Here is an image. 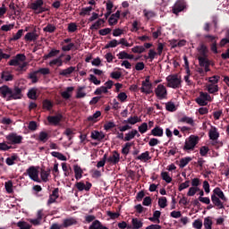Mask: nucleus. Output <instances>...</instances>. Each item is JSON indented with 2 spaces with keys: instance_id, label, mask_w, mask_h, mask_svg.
Returning a JSON list of instances; mask_svg holds the SVG:
<instances>
[{
  "instance_id": "nucleus-1",
  "label": "nucleus",
  "mask_w": 229,
  "mask_h": 229,
  "mask_svg": "<svg viewBox=\"0 0 229 229\" xmlns=\"http://www.w3.org/2000/svg\"><path fill=\"white\" fill-rule=\"evenodd\" d=\"M26 55L23 54H18L16 56L12 59L8 64L11 66H18L16 69L17 72H27L28 71V63L25 62Z\"/></svg>"
},
{
  "instance_id": "nucleus-2",
  "label": "nucleus",
  "mask_w": 229,
  "mask_h": 229,
  "mask_svg": "<svg viewBox=\"0 0 229 229\" xmlns=\"http://www.w3.org/2000/svg\"><path fill=\"white\" fill-rule=\"evenodd\" d=\"M167 87L172 89H179L182 87V80L178 77L177 74L169 75L166 78Z\"/></svg>"
},
{
  "instance_id": "nucleus-3",
  "label": "nucleus",
  "mask_w": 229,
  "mask_h": 229,
  "mask_svg": "<svg viewBox=\"0 0 229 229\" xmlns=\"http://www.w3.org/2000/svg\"><path fill=\"white\" fill-rule=\"evenodd\" d=\"M199 138L198 136L191 135L185 140L183 150H193L196 145L199 143Z\"/></svg>"
},
{
  "instance_id": "nucleus-4",
  "label": "nucleus",
  "mask_w": 229,
  "mask_h": 229,
  "mask_svg": "<svg viewBox=\"0 0 229 229\" xmlns=\"http://www.w3.org/2000/svg\"><path fill=\"white\" fill-rule=\"evenodd\" d=\"M24 175H29V177L33 180L34 182H40L38 179V167L37 166H30L26 170V173L23 174Z\"/></svg>"
},
{
  "instance_id": "nucleus-5",
  "label": "nucleus",
  "mask_w": 229,
  "mask_h": 229,
  "mask_svg": "<svg viewBox=\"0 0 229 229\" xmlns=\"http://www.w3.org/2000/svg\"><path fill=\"white\" fill-rule=\"evenodd\" d=\"M5 139L9 141L8 144H13V145H17V144H21L22 140L24 138L21 135H17V133L12 132L9 133Z\"/></svg>"
},
{
  "instance_id": "nucleus-6",
  "label": "nucleus",
  "mask_w": 229,
  "mask_h": 229,
  "mask_svg": "<svg viewBox=\"0 0 229 229\" xmlns=\"http://www.w3.org/2000/svg\"><path fill=\"white\" fill-rule=\"evenodd\" d=\"M187 8V4L185 0H177L173 6V13L178 15L181 12Z\"/></svg>"
},
{
  "instance_id": "nucleus-7",
  "label": "nucleus",
  "mask_w": 229,
  "mask_h": 229,
  "mask_svg": "<svg viewBox=\"0 0 229 229\" xmlns=\"http://www.w3.org/2000/svg\"><path fill=\"white\" fill-rule=\"evenodd\" d=\"M22 98V89L19 87H14L13 89H11L10 96L7 98V101L17 100Z\"/></svg>"
},
{
  "instance_id": "nucleus-8",
  "label": "nucleus",
  "mask_w": 229,
  "mask_h": 229,
  "mask_svg": "<svg viewBox=\"0 0 229 229\" xmlns=\"http://www.w3.org/2000/svg\"><path fill=\"white\" fill-rule=\"evenodd\" d=\"M155 94L159 100L165 99L167 98L166 88L164 85L159 84L155 89Z\"/></svg>"
},
{
  "instance_id": "nucleus-9",
  "label": "nucleus",
  "mask_w": 229,
  "mask_h": 229,
  "mask_svg": "<svg viewBox=\"0 0 229 229\" xmlns=\"http://www.w3.org/2000/svg\"><path fill=\"white\" fill-rule=\"evenodd\" d=\"M63 115L61 114H58L56 115H49L47 116V120L49 123L50 125L57 126L60 124Z\"/></svg>"
},
{
  "instance_id": "nucleus-10",
  "label": "nucleus",
  "mask_w": 229,
  "mask_h": 229,
  "mask_svg": "<svg viewBox=\"0 0 229 229\" xmlns=\"http://www.w3.org/2000/svg\"><path fill=\"white\" fill-rule=\"evenodd\" d=\"M75 187L80 191H89L90 190V188L92 187V184L89 182H87L86 184L83 182H78L75 183Z\"/></svg>"
},
{
  "instance_id": "nucleus-11",
  "label": "nucleus",
  "mask_w": 229,
  "mask_h": 229,
  "mask_svg": "<svg viewBox=\"0 0 229 229\" xmlns=\"http://www.w3.org/2000/svg\"><path fill=\"white\" fill-rule=\"evenodd\" d=\"M44 0H36V2H33L30 5V8L34 11L40 10V13L45 12L44 10Z\"/></svg>"
},
{
  "instance_id": "nucleus-12",
  "label": "nucleus",
  "mask_w": 229,
  "mask_h": 229,
  "mask_svg": "<svg viewBox=\"0 0 229 229\" xmlns=\"http://www.w3.org/2000/svg\"><path fill=\"white\" fill-rule=\"evenodd\" d=\"M25 41L27 42H35L38 39V34H37V30L32 32H29L24 37Z\"/></svg>"
},
{
  "instance_id": "nucleus-13",
  "label": "nucleus",
  "mask_w": 229,
  "mask_h": 229,
  "mask_svg": "<svg viewBox=\"0 0 229 229\" xmlns=\"http://www.w3.org/2000/svg\"><path fill=\"white\" fill-rule=\"evenodd\" d=\"M106 161L110 164L116 165L120 161V154L114 150L112 157H106Z\"/></svg>"
},
{
  "instance_id": "nucleus-14",
  "label": "nucleus",
  "mask_w": 229,
  "mask_h": 229,
  "mask_svg": "<svg viewBox=\"0 0 229 229\" xmlns=\"http://www.w3.org/2000/svg\"><path fill=\"white\" fill-rule=\"evenodd\" d=\"M141 85H142V87L140 88V91L142 93H145L147 95H149V94L153 93L151 83L147 84L145 82H142Z\"/></svg>"
},
{
  "instance_id": "nucleus-15",
  "label": "nucleus",
  "mask_w": 229,
  "mask_h": 229,
  "mask_svg": "<svg viewBox=\"0 0 229 229\" xmlns=\"http://www.w3.org/2000/svg\"><path fill=\"white\" fill-rule=\"evenodd\" d=\"M208 136H209V139L212 141H214V140H218V138L220 137V134L217 131V129L216 127L212 126L211 130L208 132Z\"/></svg>"
},
{
  "instance_id": "nucleus-16",
  "label": "nucleus",
  "mask_w": 229,
  "mask_h": 229,
  "mask_svg": "<svg viewBox=\"0 0 229 229\" xmlns=\"http://www.w3.org/2000/svg\"><path fill=\"white\" fill-rule=\"evenodd\" d=\"M198 52L199 54V57H208V49L206 45L200 44L199 47H198Z\"/></svg>"
},
{
  "instance_id": "nucleus-17",
  "label": "nucleus",
  "mask_w": 229,
  "mask_h": 229,
  "mask_svg": "<svg viewBox=\"0 0 229 229\" xmlns=\"http://www.w3.org/2000/svg\"><path fill=\"white\" fill-rule=\"evenodd\" d=\"M89 229H108V228L106 226L103 225L100 221L95 220L89 225Z\"/></svg>"
},
{
  "instance_id": "nucleus-18",
  "label": "nucleus",
  "mask_w": 229,
  "mask_h": 229,
  "mask_svg": "<svg viewBox=\"0 0 229 229\" xmlns=\"http://www.w3.org/2000/svg\"><path fill=\"white\" fill-rule=\"evenodd\" d=\"M211 199L214 205L217 207L219 209L225 208L223 202L220 200L218 197H216V195L213 194L211 196Z\"/></svg>"
},
{
  "instance_id": "nucleus-19",
  "label": "nucleus",
  "mask_w": 229,
  "mask_h": 229,
  "mask_svg": "<svg viewBox=\"0 0 229 229\" xmlns=\"http://www.w3.org/2000/svg\"><path fill=\"white\" fill-rule=\"evenodd\" d=\"M76 224H77V220L72 217H70V218H66L63 221L62 226L64 228H67V227L76 225Z\"/></svg>"
},
{
  "instance_id": "nucleus-20",
  "label": "nucleus",
  "mask_w": 229,
  "mask_h": 229,
  "mask_svg": "<svg viewBox=\"0 0 229 229\" xmlns=\"http://www.w3.org/2000/svg\"><path fill=\"white\" fill-rule=\"evenodd\" d=\"M1 97L6 98V96H10L12 94V89L8 88V86H3L0 88Z\"/></svg>"
},
{
  "instance_id": "nucleus-21",
  "label": "nucleus",
  "mask_w": 229,
  "mask_h": 229,
  "mask_svg": "<svg viewBox=\"0 0 229 229\" xmlns=\"http://www.w3.org/2000/svg\"><path fill=\"white\" fill-rule=\"evenodd\" d=\"M91 138L96 140H102L105 138V134L103 132H99L98 131H93L91 132Z\"/></svg>"
},
{
  "instance_id": "nucleus-22",
  "label": "nucleus",
  "mask_w": 229,
  "mask_h": 229,
  "mask_svg": "<svg viewBox=\"0 0 229 229\" xmlns=\"http://www.w3.org/2000/svg\"><path fill=\"white\" fill-rule=\"evenodd\" d=\"M73 171L75 174V179L78 181L82 177L83 171L78 165H73Z\"/></svg>"
},
{
  "instance_id": "nucleus-23",
  "label": "nucleus",
  "mask_w": 229,
  "mask_h": 229,
  "mask_svg": "<svg viewBox=\"0 0 229 229\" xmlns=\"http://www.w3.org/2000/svg\"><path fill=\"white\" fill-rule=\"evenodd\" d=\"M36 140L43 143H46L49 140V134L46 131H41L39 132V135Z\"/></svg>"
},
{
  "instance_id": "nucleus-24",
  "label": "nucleus",
  "mask_w": 229,
  "mask_h": 229,
  "mask_svg": "<svg viewBox=\"0 0 229 229\" xmlns=\"http://www.w3.org/2000/svg\"><path fill=\"white\" fill-rule=\"evenodd\" d=\"M75 71V67H69L67 69H64V70H62L60 72H59V75L60 76H64V77H68L69 75H71L73 72Z\"/></svg>"
},
{
  "instance_id": "nucleus-25",
  "label": "nucleus",
  "mask_w": 229,
  "mask_h": 229,
  "mask_svg": "<svg viewBox=\"0 0 229 229\" xmlns=\"http://www.w3.org/2000/svg\"><path fill=\"white\" fill-rule=\"evenodd\" d=\"M73 90H74L73 87H68L65 91L61 93L62 98H64L65 100L69 99L72 97L71 93Z\"/></svg>"
},
{
  "instance_id": "nucleus-26",
  "label": "nucleus",
  "mask_w": 229,
  "mask_h": 229,
  "mask_svg": "<svg viewBox=\"0 0 229 229\" xmlns=\"http://www.w3.org/2000/svg\"><path fill=\"white\" fill-rule=\"evenodd\" d=\"M151 134L155 137H162L164 134V131L159 126H156L152 131Z\"/></svg>"
},
{
  "instance_id": "nucleus-27",
  "label": "nucleus",
  "mask_w": 229,
  "mask_h": 229,
  "mask_svg": "<svg viewBox=\"0 0 229 229\" xmlns=\"http://www.w3.org/2000/svg\"><path fill=\"white\" fill-rule=\"evenodd\" d=\"M1 79L5 81H13V75H12L10 72H3L1 74Z\"/></svg>"
},
{
  "instance_id": "nucleus-28",
  "label": "nucleus",
  "mask_w": 229,
  "mask_h": 229,
  "mask_svg": "<svg viewBox=\"0 0 229 229\" xmlns=\"http://www.w3.org/2000/svg\"><path fill=\"white\" fill-rule=\"evenodd\" d=\"M101 116V112L97 111L93 115L88 117V121L91 123H97L99 121V117Z\"/></svg>"
},
{
  "instance_id": "nucleus-29",
  "label": "nucleus",
  "mask_w": 229,
  "mask_h": 229,
  "mask_svg": "<svg viewBox=\"0 0 229 229\" xmlns=\"http://www.w3.org/2000/svg\"><path fill=\"white\" fill-rule=\"evenodd\" d=\"M214 194L216 196H218L217 198L221 199L222 200L224 201H226L227 199L226 197L225 196L224 192L222 191V190L219 188V187H216L215 190H214Z\"/></svg>"
},
{
  "instance_id": "nucleus-30",
  "label": "nucleus",
  "mask_w": 229,
  "mask_h": 229,
  "mask_svg": "<svg viewBox=\"0 0 229 229\" xmlns=\"http://www.w3.org/2000/svg\"><path fill=\"white\" fill-rule=\"evenodd\" d=\"M131 224H132L131 229H140L143 225V223L138 218H132Z\"/></svg>"
},
{
  "instance_id": "nucleus-31",
  "label": "nucleus",
  "mask_w": 229,
  "mask_h": 229,
  "mask_svg": "<svg viewBox=\"0 0 229 229\" xmlns=\"http://www.w3.org/2000/svg\"><path fill=\"white\" fill-rule=\"evenodd\" d=\"M27 97L32 100H37L38 98L37 96V89H30L27 94Z\"/></svg>"
},
{
  "instance_id": "nucleus-32",
  "label": "nucleus",
  "mask_w": 229,
  "mask_h": 229,
  "mask_svg": "<svg viewBox=\"0 0 229 229\" xmlns=\"http://www.w3.org/2000/svg\"><path fill=\"white\" fill-rule=\"evenodd\" d=\"M38 74V71L32 72L30 73H29L28 79L31 80V82L33 84L38 82V77H37V75Z\"/></svg>"
},
{
  "instance_id": "nucleus-33",
  "label": "nucleus",
  "mask_w": 229,
  "mask_h": 229,
  "mask_svg": "<svg viewBox=\"0 0 229 229\" xmlns=\"http://www.w3.org/2000/svg\"><path fill=\"white\" fill-rule=\"evenodd\" d=\"M137 133V130H132L131 131L128 132L125 134L124 137V141H130L132 139H134V137L136 136Z\"/></svg>"
},
{
  "instance_id": "nucleus-34",
  "label": "nucleus",
  "mask_w": 229,
  "mask_h": 229,
  "mask_svg": "<svg viewBox=\"0 0 229 229\" xmlns=\"http://www.w3.org/2000/svg\"><path fill=\"white\" fill-rule=\"evenodd\" d=\"M151 157H149V152L146 151L144 153H142L141 155H140L139 157H136L137 160H141L144 162H147L150 159Z\"/></svg>"
},
{
  "instance_id": "nucleus-35",
  "label": "nucleus",
  "mask_w": 229,
  "mask_h": 229,
  "mask_svg": "<svg viewBox=\"0 0 229 229\" xmlns=\"http://www.w3.org/2000/svg\"><path fill=\"white\" fill-rule=\"evenodd\" d=\"M60 53L59 50L52 49L47 55H44V60H47L52 57H55Z\"/></svg>"
},
{
  "instance_id": "nucleus-36",
  "label": "nucleus",
  "mask_w": 229,
  "mask_h": 229,
  "mask_svg": "<svg viewBox=\"0 0 229 229\" xmlns=\"http://www.w3.org/2000/svg\"><path fill=\"white\" fill-rule=\"evenodd\" d=\"M179 122L188 123L191 126H194V124H195L193 119L191 117H188V116L182 117L181 119H179Z\"/></svg>"
},
{
  "instance_id": "nucleus-37",
  "label": "nucleus",
  "mask_w": 229,
  "mask_h": 229,
  "mask_svg": "<svg viewBox=\"0 0 229 229\" xmlns=\"http://www.w3.org/2000/svg\"><path fill=\"white\" fill-rule=\"evenodd\" d=\"M192 160L191 157H183L180 160V164H179V166L181 168H183L185 167Z\"/></svg>"
},
{
  "instance_id": "nucleus-38",
  "label": "nucleus",
  "mask_w": 229,
  "mask_h": 229,
  "mask_svg": "<svg viewBox=\"0 0 229 229\" xmlns=\"http://www.w3.org/2000/svg\"><path fill=\"white\" fill-rule=\"evenodd\" d=\"M93 10V7L89 5V7H82L80 15L81 16H86V15H90V12Z\"/></svg>"
},
{
  "instance_id": "nucleus-39",
  "label": "nucleus",
  "mask_w": 229,
  "mask_h": 229,
  "mask_svg": "<svg viewBox=\"0 0 229 229\" xmlns=\"http://www.w3.org/2000/svg\"><path fill=\"white\" fill-rule=\"evenodd\" d=\"M219 90V88L217 85L216 84H209L208 86V91L210 93V94H215L216 93L217 91Z\"/></svg>"
},
{
  "instance_id": "nucleus-40",
  "label": "nucleus",
  "mask_w": 229,
  "mask_h": 229,
  "mask_svg": "<svg viewBox=\"0 0 229 229\" xmlns=\"http://www.w3.org/2000/svg\"><path fill=\"white\" fill-rule=\"evenodd\" d=\"M198 60H199L200 67H205V66H207V64H210L208 57H198Z\"/></svg>"
},
{
  "instance_id": "nucleus-41",
  "label": "nucleus",
  "mask_w": 229,
  "mask_h": 229,
  "mask_svg": "<svg viewBox=\"0 0 229 229\" xmlns=\"http://www.w3.org/2000/svg\"><path fill=\"white\" fill-rule=\"evenodd\" d=\"M53 106H54V105L50 100L45 99L43 101V109H47V110L50 111Z\"/></svg>"
},
{
  "instance_id": "nucleus-42",
  "label": "nucleus",
  "mask_w": 229,
  "mask_h": 229,
  "mask_svg": "<svg viewBox=\"0 0 229 229\" xmlns=\"http://www.w3.org/2000/svg\"><path fill=\"white\" fill-rule=\"evenodd\" d=\"M17 226L20 227V229H31V225L24 221H19Z\"/></svg>"
},
{
  "instance_id": "nucleus-43",
  "label": "nucleus",
  "mask_w": 229,
  "mask_h": 229,
  "mask_svg": "<svg viewBox=\"0 0 229 229\" xmlns=\"http://www.w3.org/2000/svg\"><path fill=\"white\" fill-rule=\"evenodd\" d=\"M133 145V143L131 142H127L125 143L124 147L122 149V153L125 156H127L129 154L130 148Z\"/></svg>"
},
{
  "instance_id": "nucleus-44",
  "label": "nucleus",
  "mask_w": 229,
  "mask_h": 229,
  "mask_svg": "<svg viewBox=\"0 0 229 229\" xmlns=\"http://www.w3.org/2000/svg\"><path fill=\"white\" fill-rule=\"evenodd\" d=\"M23 34H24V30H18V32L15 35H13V37L11 38V40L17 41V40L21 39V38H22Z\"/></svg>"
},
{
  "instance_id": "nucleus-45",
  "label": "nucleus",
  "mask_w": 229,
  "mask_h": 229,
  "mask_svg": "<svg viewBox=\"0 0 229 229\" xmlns=\"http://www.w3.org/2000/svg\"><path fill=\"white\" fill-rule=\"evenodd\" d=\"M131 51L134 54H142V53H144L146 51V49L142 46H136L135 47H133L131 49Z\"/></svg>"
},
{
  "instance_id": "nucleus-46",
  "label": "nucleus",
  "mask_w": 229,
  "mask_h": 229,
  "mask_svg": "<svg viewBox=\"0 0 229 229\" xmlns=\"http://www.w3.org/2000/svg\"><path fill=\"white\" fill-rule=\"evenodd\" d=\"M85 87H79L77 89L76 98H82L86 97V93L82 92Z\"/></svg>"
},
{
  "instance_id": "nucleus-47",
  "label": "nucleus",
  "mask_w": 229,
  "mask_h": 229,
  "mask_svg": "<svg viewBox=\"0 0 229 229\" xmlns=\"http://www.w3.org/2000/svg\"><path fill=\"white\" fill-rule=\"evenodd\" d=\"M227 44H229V30L226 31L225 38L221 40L220 47H224Z\"/></svg>"
},
{
  "instance_id": "nucleus-48",
  "label": "nucleus",
  "mask_w": 229,
  "mask_h": 229,
  "mask_svg": "<svg viewBox=\"0 0 229 229\" xmlns=\"http://www.w3.org/2000/svg\"><path fill=\"white\" fill-rule=\"evenodd\" d=\"M4 187L7 192H13V183L12 182V181L5 182Z\"/></svg>"
},
{
  "instance_id": "nucleus-49",
  "label": "nucleus",
  "mask_w": 229,
  "mask_h": 229,
  "mask_svg": "<svg viewBox=\"0 0 229 229\" xmlns=\"http://www.w3.org/2000/svg\"><path fill=\"white\" fill-rule=\"evenodd\" d=\"M158 205L160 208H165L167 206V199L165 197H161L158 199Z\"/></svg>"
},
{
  "instance_id": "nucleus-50",
  "label": "nucleus",
  "mask_w": 229,
  "mask_h": 229,
  "mask_svg": "<svg viewBox=\"0 0 229 229\" xmlns=\"http://www.w3.org/2000/svg\"><path fill=\"white\" fill-rule=\"evenodd\" d=\"M143 13H144V16H145L148 20H149V19L155 17V13H154V11H147V9H144V10H143Z\"/></svg>"
},
{
  "instance_id": "nucleus-51",
  "label": "nucleus",
  "mask_w": 229,
  "mask_h": 229,
  "mask_svg": "<svg viewBox=\"0 0 229 229\" xmlns=\"http://www.w3.org/2000/svg\"><path fill=\"white\" fill-rule=\"evenodd\" d=\"M165 109L169 112L176 111V107H175L174 104L172 102H168L167 104H165Z\"/></svg>"
},
{
  "instance_id": "nucleus-52",
  "label": "nucleus",
  "mask_w": 229,
  "mask_h": 229,
  "mask_svg": "<svg viewBox=\"0 0 229 229\" xmlns=\"http://www.w3.org/2000/svg\"><path fill=\"white\" fill-rule=\"evenodd\" d=\"M28 128H29V130L35 131L38 128V125L37 124V122L31 121L29 123Z\"/></svg>"
},
{
  "instance_id": "nucleus-53",
  "label": "nucleus",
  "mask_w": 229,
  "mask_h": 229,
  "mask_svg": "<svg viewBox=\"0 0 229 229\" xmlns=\"http://www.w3.org/2000/svg\"><path fill=\"white\" fill-rule=\"evenodd\" d=\"M161 177L164 181H165L167 183H170L172 182V178L169 176L167 172H163L161 174Z\"/></svg>"
},
{
  "instance_id": "nucleus-54",
  "label": "nucleus",
  "mask_w": 229,
  "mask_h": 229,
  "mask_svg": "<svg viewBox=\"0 0 229 229\" xmlns=\"http://www.w3.org/2000/svg\"><path fill=\"white\" fill-rule=\"evenodd\" d=\"M213 222L208 217L205 218L204 220V226L206 229H212Z\"/></svg>"
},
{
  "instance_id": "nucleus-55",
  "label": "nucleus",
  "mask_w": 229,
  "mask_h": 229,
  "mask_svg": "<svg viewBox=\"0 0 229 229\" xmlns=\"http://www.w3.org/2000/svg\"><path fill=\"white\" fill-rule=\"evenodd\" d=\"M49 172H47L44 169L41 170L40 174H41V179H42L43 182H47V178L49 177Z\"/></svg>"
},
{
  "instance_id": "nucleus-56",
  "label": "nucleus",
  "mask_w": 229,
  "mask_h": 229,
  "mask_svg": "<svg viewBox=\"0 0 229 229\" xmlns=\"http://www.w3.org/2000/svg\"><path fill=\"white\" fill-rule=\"evenodd\" d=\"M157 55V54L153 49H150L148 52V56L145 55V59H150V61L152 62Z\"/></svg>"
},
{
  "instance_id": "nucleus-57",
  "label": "nucleus",
  "mask_w": 229,
  "mask_h": 229,
  "mask_svg": "<svg viewBox=\"0 0 229 229\" xmlns=\"http://www.w3.org/2000/svg\"><path fill=\"white\" fill-rule=\"evenodd\" d=\"M107 161V155L105 154L102 160L99 161L98 164H97V167L98 168H100V167H103L106 164V162Z\"/></svg>"
},
{
  "instance_id": "nucleus-58",
  "label": "nucleus",
  "mask_w": 229,
  "mask_h": 229,
  "mask_svg": "<svg viewBox=\"0 0 229 229\" xmlns=\"http://www.w3.org/2000/svg\"><path fill=\"white\" fill-rule=\"evenodd\" d=\"M129 124L134 125L136 124L138 122H140V119L138 116H131L128 119Z\"/></svg>"
},
{
  "instance_id": "nucleus-59",
  "label": "nucleus",
  "mask_w": 229,
  "mask_h": 229,
  "mask_svg": "<svg viewBox=\"0 0 229 229\" xmlns=\"http://www.w3.org/2000/svg\"><path fill=\"white\" fill-rule=\"evenodd\" d=\"M89 81L90 82L94 83L95 85H100V83H101V81H98V80L97 79V77L94 76V75H92V74L89 75Z\"/></svg>"
},
{
  "instance_id": "nucleus-60",
  "label": "nucleus",
  "mask_w": 229,
  "mask_h": 229,
  "mask_svg": "<svg viewBox=\"0 0 229 229\" xmlns=\"http://www.w3.org/2000/svg\"><path fill=\"white\" fill-rule=\"evenodd\" d=\"M43 30L45 32L53 33L55 30V27L51 24H48L46 28H44Z\"/></svg>"
},
{
  "instance_id": "nucleus-61",
  "label": "nucleus",
  "mask_w": 229,
  "mask_h": 229,
  "mask_svg": "<svg viewBox=\"0 0 229 229\" xmlns=\"http://www.w3.org/2000/svg\"><path fill=\"white\" fill-rule=\"evenodd\" d=\"M115 126H116V125L114 124V123H113V122H108V123H106L104 125V129H105L106 131H109V130L114 128Z\"/></svg>"
},
{
  "instance_id": "nucleus-62",
  "label": "nucleus",
  "mask_w": 229,
  "mask_h": 229,
  "mask_svg": "<svg viewBox=\"0 0 229 229\" xmlns=\"http://www.w3.org/2000/svg\"><path fill=\"white\" fill-rule=\"evenodd\" d=\"M148 131V124L146 123H143L140 127H139V131L143 134Z\"/></svg>"
},
{
  "instance_id": "nucleus-63",
  "label": "nucleus",
  "mask_w": 229,
  "mask_h": 229,
  "mask_svg": "<svg viewBox=\"0 0 229 229\" xmlns=\"http://www.w3.org/2000/svg\"><path fill=\"white\" fill-rule=\"evenodd\" d=\"M208 151H209V148L206 146L201 147V148L199 149V153L202 157H206L208 155Z\"/></svg>"
},
{
  "instance_id": "nucleus-64",
  "label": "nucleus",
  "mask_w": 229,
  "mask_h": 229,
  "mask_svg": "<svg viewBox=\"0 0 229 229\" xmlns=\"http://www.w3.org/2000/svg\"><path fill=\"white\" fill-rule=\"evenodd\" d=\"M193 227L196 228V229H201L202 221L199 220V219L195 220L194 223H193Z\"/></svg>"
}]
</instances>
